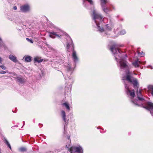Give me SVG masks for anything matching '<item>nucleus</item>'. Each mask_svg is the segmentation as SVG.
Masks as SVG:
<instances>
[{
	"mask_svg": "<svg viewBox=\"0 0 153 153\" xmlns=\"http://www.w3.org/2000/svg\"><path fill=\"white\" fill-rule=\"evenodd\" d=\"M110 50L113 53L116 61L119 62L121 71L125 70L126 71V75L123 77L122 79L125 83L126 92L128 96L134 105L143 107L144 104L146 102V98L143 95L141 91L140 90H137V98L134 100L135 96L134 90H131L128 85L126 83L128 82L132 84L135 88H138L139 86L137 79L132 77V73L129 71V67L124 57L125 55L120 50L117 45H114L111 46Z\"/></svg>",
	"mask_w": 153,
	"mask_h": 153,
	"instance_id": "nucleus-1",
	"label": "nucleus"
},
{
	"mask_svg": "<svg viewBox=\"0 0 153 153\" xmlns=\"http://www.w3.org/2000/svg\"><path fill=\"white\" fill-rule=\"evenodd\" d=\"M92 16L97 31L102 33L104 36H108L110 34L109 32L111 31L113 28V25L111 19H109V23L105 25L104 28L102 27L103 23L105 24L108 22L107 19L106 18H103L102 15L95 9L93 10Z\"/></svg>",
	"mask_w": 153,
	"mask_h": 153,
	"instance_id": "nucleus-2",
	"label": "nucleus"
},
{
	"mask_svg": "<svg viewBox=\"0 0 153 153\" xmlns=\"http://www.w3.org/2000/svg\"><path fill=\"white\" fill-rule=\"evenodd\" d=\"M66 48L68 51H69L70 48L72 51V56L73 60L75 63L77 62L79 59L77 55L76 52L74 50V45L72 39L70 36H68L67 39Z\"/></svg>",
	"mask_w": 153,
	"mask_h": 153,
	"instance_id": "nucleus-3",
	"label": "nucleus"
},
{
	"mask_svg": "<svg viewBox=\"0 0 153 153\" xmlns=\"http://www.w3.org/2000/svg\"><path fill=\"white\" fill-rule=\"evenodd\" d=\"M64 34V33L61 30H59L57 31H52L49 32V36L51 38L54 39L55 36L60 38Z\"/></svg>",
	"mask_w": 153,
	"mask_h": 153,
	"instance_id": "nucleus-4",
	"label": "nucleus"
},
{
	"mask_svg": "<svg viewBox=\"0 0 153 153\" xmlns=\"http://www.w3.org/2000/svg\"><path fill=\"white\" fill-rule=\"evenodd\" d=\"M100 1L102 9L105 13L108 14V12L111 11V10L110 8L106 5V3H107V0H100Z\"/></svg>",
	"mask_w": 153,
	"mask_h": 153,
	"instance_id": "nucleus-5",
	"label": "nucleus"
},
{
	"mask_svg": "<svg viewBox=\"0 0 153 153\" xmlns=\"http://www.w3.org/2000/svg\"><path fill=\"white\" fill-rule=\"evenodd\" d=\"M70 151L71 153H75L77 152L78 153H82V149L80 146H72L70 148Z\"/></svg>",
	"mask_w": 153,
	"mask_h": 153,
	"instance_id": "nucleus-6",
	"label": "nucleus"
},
{
	"mask_svg": "<svg viewBox=\"0 0 153 153\" xmlns=\"http://www.w3.org/2000/svg\"><path fill=\"white\" fill-rule=\"evenodd\" d=\"M65 68L67 71V76L70 80L71 79V78L70 77L69 75H71L73 71V69L71 67V65L69 64H68L67 65L65 66Z\"/></svg>",
	"mask_w": 153,
	"mask_h": 153,
	"instance_id": "nucleus-7",
	"label": "nucleus"
},
{
	"mask_svg": "<svg viewBox=\"0 0 153 153\" xmlns=\"http://www.w3.org/2000/svg\"><path fill=\"white\" fill-rule=\"evenodd\" d=\"M147 104L148 106L144 108L149 111L151 115L153 116V103L151 102H148Z\"/></svg>",
	"mask_w": 153,
	"mask_h": 153,
	"instance_id": "nucleus-8",
	"label": "nucleus"
},
{
	"mask_svg": "<svg viewBox=\"0 0 153 153\" xmlns=\"http://www.w3.org/2000/svg\"><path fill=\"white\" fill-rule=\"evenodd\" d=\"M29 10V6L27 5H25L20 7L21 11L23 12H26L28 11Z\"/></svg>",
	"mask_w": 153,
	"mask_h": 153,
	"instance_id": "nucleus-9",
	"label": "nucleus"
},
{
	"mask_svg": "<svg viewBox=\"0 0 153 153\" xmlns=\"http://www.w3.org/2000/svg\"><path fill=\"white\" fill-rule=\"evenodd\" d=\"M142 62L139 61L138 59L135 60L132 63V65L135 68L138 67L140 66V65L142 64Z\"/></svg>",
	"mask_w": 153,
	"mask_h": 153,
	"instance_id": "nucleus-10",
	"label": "nucleus"
},
{
	"mask_svg": "<svg viewBox=\"0 0 153 153\" xmlns=\"http://www.w3.org/2000/svg\"><path fill=\"white\" fill-rule=\"evenodd\" d=\"M61 115L63 120L65 123V125H66L67 119L66 118V113L64 111L62 110L61 111ZM65 125L64 129H65Z\"/></svg>",
	"mask_w": 153,
	"mask_h": 153,
	"instance_id": "nucleus-11",
	"label": "nucleus"
},
{
	"mask_svg": "<svg viewBox=\"0 0 153 153\" xmlns=\"http://www.w3.org/2000/svg\"><path fill=\"white\" fill-rule=\"evenodd\" d=\"M148 91L149 94L153 96V85H149L148 87Z\"/></svg>",
	"mask_w": 153,
	"mask_h": 153,
	"instance_id": "nucleus-12",
	"label": "nucleus"
},
{
	"mask_svg": "<svg viewBox=\"0 0 153 153\" xmlns=\"http://www.w3.org/2000/svg\"><path fill=\"white\" fill-rule=\"evenodd\" d=\"M72 86V85L71 84H70L69 85L68 87H67V85H66L65 88V91L66 93L68 92V94H70L71 91V88Z\"/></svg>",
	"mask_w": 153,
	"mask_h": 153,
	"instance_id": "nucleus-13",
	"label": "nucleus"
},
{
	"mask_svg": "<svg viewBox=\"0 0 153 153\" xmlns=\"http://www.w3.org/2000/svg\"><path fill=\"white\" fill-rule=\"evenodd\" d=\"M63 106L65 107L67 110L69 111L70 110V107L69 104L67 102H65V103H62V104Z\"/></svg>",
	"mask_w": 153,
	"mask_h": 153,
	"instance_id": "nucleus-14",
	"label": "nucleus"
},
{
	"mask_svg": "<svg viewBox=\"0 0 153 153\" xmlns=\"http://www.w3.org/2000/svg\"><path fill=\"white\" fill-rule=\"evenodd\" d=\"M16 79V81L21 84H23L25 82L24 79L21 77H17Z\"/></svg>",
	"mask_w": 153,
	"mask_h": 153,
	"instance_id": "nucleus-15",
	"label": "nucleus"
},
{
	"mask_svg": "<svg viewBox=\"0 0 153 153\" xmlns=\"http://www.w3.org/2000/svg\"><path fill=\"white\" fill-rule=\"evenodd\" d=\"M9 58L13 62H16L17 61L16 58L13 55L11 54L9 56Z\"/></svg>",
	"mask_w": 153,
	"mask_h": 153,
	"instance_id": "nucleus-16",
	"label": "nucleus"
},
{
	"mask_svg": "<svg viewBox=\"0 0 153 153\" xmlns=\"http://www.w3.org/2000/svg\"><path fill=\"white\" fill-rule=\"evenodd\" d=\"M24 58H25V61L27 62H30L31 61V58L32 57L30 56H27L26 57H24Z\"/></svg>",
	"mask_w": 153,
	"mask_h": 153,
	"instance_id": "nucleus-17",
	"label": "nucleus"
},
{
	"mask_svg": "<svg viewBox=\"0 0 153 153\" xmlns=\"http://www.w3.org/2000/svg\"><path fill=\"white\" fill-rule=\"evenodd\" d=\"M4 142L7 145L8 147L10 149H11V146L10 145V144L9 143V142L7 141V140L5 138L4 139Z\"/></svg>",
	"mask_w": 153,
	"mask_h": 153,
	"instance_id": "nucleus-18",
	"label": "nucleus"
},
{
	"mask_svg": "<svg viewBox=\"0 0 153 153\" xmlns=\"http://www.w3.org/2000/svg\"><path fill=\"white\" fill-rule=\"evenodd\" d=\"M42 59H40L38 57H35L34 58V61L35 62H41L43 61Z\"/></svg>",
	"mask_w": 153,
	"mask_h": 153,
	"instance_id": "nucleus-19",
	"label": "nucleus"
},
{
	"mask_svg": "<svg viewBox=\"0 0 153 153\" xmlns=\"http://www.w3.org/2000/svg\"><path fill=\"white\" fill-rule=\"evenodd\" d=\"M119 34L121 35H123L125 34L126 33V31L124 29L121 30L119 32Z\"/></svg>",
	"mask_w": 153,
	"mask_h": 153,
	"instance_id": "nucleus-20",
	"label": "nucleus"
},
{
	"mask_svg": "<svg viewBox=\"0 0 153 153\" xmlns=\"http://www.w3.org/2000/svg\"><path fill=\"white\" fill-rule=\"evenodd\" d=\"M138 54L139 56L141 57L145 55V53L143 52H138Z\"/></svg>",
	"mask_w": 153,
	"mask_h": 153,
	"instance_id": "nucleus-21",
	"label": "nucleus"
},
{
	"mask_svg": "<svg viewBox=\"0 0 153 153\" xmlns=\"http://www.w3.org/2000/svg\"><path fill=\"white\" fill-rule=\"evenodd\" d=\"M4 44L3 43V41L1 39V38L0 37V47L2 46H4Z\"/></svg>",
	"mask_w": 153,
	"mask_h": 153,
	"instance_id": "nucleus-22",
	"label": "nucleus"
},
{
	"mask_svg": "<svg viewBox=\"0 0 153 153\" xmlns=\"http://www.w3.org/2000/svg\"><path fill=\"white\" fill-rule=\"evenodd\" d=\"M19 150L22 152H24L26 151V149L25 148L22 147L19 149Z\"/></svg>",
	"mask_w": 153,
	"mask_h": 153,
	"instance_id": "nucleus-23",
	"label": "nucleus"
},
{
	"mask_svg": "<svg viewBox=\"0 0 153 153\" xmlns=\"http://www.w3.org/2000/svg\"><path fill=\"white\" fill-rule=\"evenodd\" d=\"M0 67L3 70H5L6 68V67L3 65H0Z\"/></svg>",
	"mask_w": 153,
	"mask_h": 153,
	"instance_id": "nucleus-24",
	"label": "nucleus"
},
{
	"mask_svg": "<svg viewBox=\"0 0 153 153\" xmlns=\"http://www.w3.org/2000/svg\"><path fill=\"white\" fill-rule=\"evenodd\" d=\"M8 71H7L6 72L3 71H0V74H5L6 72L8 73Z\"/></svg>",
	"mask_w": 153,
	"mask_h": 153,
	"instance_id": "nucleus-25",
	"label": "nucleus"
},
{
	"mask_svg": "<svg viewBox=\"0 0 153 153\" xmlns=\"http://www.w3.org/2000/svg\"><path fill=\"white\" fill-rule=\"evenodd\" d=\"M26 39L29 42H30L31 43H33V41L31 39H29L28 38H26Z\"/></svg>",
	"mask_w": 153,
	"mask_h": 153,
	"instance_id": "nucleus-26",
	"label": "nucleus"
},
{
	"mask_svg": "<svg viewBox=\"0 0 153 153\" xmlns=\"http://www.w3.org/2000/svg\"><path fill=\"white\" fill-rule=\"evenodd\" d=\"M67 138H68V141L69 142V143H71V140H70V136H67Z\"/></svg>",
	"mask_w": 153,
	"mask_h": 153,
	"instance_id": "nucleus-27",
	"label": "nucleus"
},
{
	"mask_svg": "<svg viewBox=\"0 0 153 153\" xmlns=\"http://www.w3.org/2000/svg\"><path fill=\"white\" fill-rule=\"evenodd\" d=\"M69 147H70V145L69 144H67L66 145V148H67L69 150H70V148H69Z\"/></svg>",
	"mask_w": 153,
	"mask_h": 153,
	"instance_id": "nucleus-28",
	"label": "nucleus"
},
{
	"mask_svg": "<svg viewBox=\"0 0 153 153\" xmlns=\"http://www.w3.org/2000/svg\"><path fill=\"white\" fill-rule=\"evenodd\" d=\"M147 68H150L151 69H153L152 67L150 65H149V66H147Z\"/></svg>",
	"mask_w": 153,
	"mask_h": 153,
	"instance_id": "nucleus-29",
	"label": "nucleus"
},
{
	"mask_svg": "<svg viewBox=\"0 0 153 153\" xmlns=\"http://www.w3.org/2000/svg\"><path fill=\"white\" fill-rule=\"evenodd\" d=\"M13 9L14 10H16L17 9L16 6H14L13 7Z\"/></svg>",
	"mask_w": 153,
	"mask_h": 153,
	"instance_id": "nucleus-30",
	"label": "nucleus"
},
{
	"mask_svg": "<svg viewBox=\"0 0 153 153\" xmlns=\"http://www.w3.org/2000/svg\"><path fill=\"white\" fill-rule=\"evenodd\" d=\"M2 59L1 57H0V63H2Z\"/></svg>",
	"mask_w": 153,
	"mask_h": 153,
	"instance_id": "nucleus-31",
	"label": "nucleus"
},
{
	"mask_svg": "<svg viewBox=\"0 0 153 153\" xmlns=\"http://www.w3.org/2000/svg\"><path fill=\"white\" fill-rule=\"evenodd\" d=\"M146 61L144 62H143V64H146Z\"/></svg>",
	"mask_w": 153,
	"mask_h": 153,
	"instance_id": "nucleus-32",
	"label": "nucleus"
},
{
	"mask_svg": "<svg viewBox=\"0 0 153 153\" xmlns=\"http://www.w3.org/2000/svg\"><path fill=\"white\" fill-rule=\"evenodd\" d=\"M9 74H12V73H11V72H9Z\"/></svg>",
	"mask_w": 153,
	"mask_h": 153,
	"instance_id": "nucleus-33",
	"label": "nucleus"
},
{
	"mask_svg": "<svg viewBox=\"0 0 153 153\" xmlns=\"http://www.w3.org/2000/svg\"><path fill=\"white\" fill-rule=\"evenodd\" d=\"M65 79H67V77H65Z\"/></svg>",
	"mask_w": 153,
	"mask_h": 153,
	"instance_id": "nucleus-34",
	"label": "nucleus"
},
{
	"mask_svg": "<svg viewBox=\"0 0 153 153\" xmlns=\"http://www.w3.org/2000/svg\"><path fill=\"white\" fill-rule=\"evenodd\" d=\"M72 82L73 83V81L72 80Z\"/></svg>",
	"mask_w": 153,
	"mask_h": 153,
	"instance_id": "nucleus-35",
	"label": "nucleus"
}]
</instances>
